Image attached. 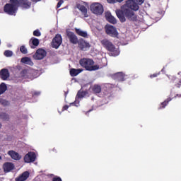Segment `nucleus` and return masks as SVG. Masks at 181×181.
Listing matches in <instances>:
<instances>
[{
    "instance_id": "obj_44",
    "label": "nucleus",
    "mask_w": 181,
    "mask_h": 181,
    "mask_svg": "<svg viewBox=\"0 0 181 181\" xmlns=\"http://www.w3.org/2000/svg\"><path fill=\"white\" fill-rule=\"evenodd\" d=\"M1 128H2V124L1 123H0V129H1Z\"/></svg>"
},
{
    "instance_id": "obj_45",
    "label": "nucleus",
    "mask_w": 181,
    "mask_h": 181,
    "mask_svg": "<svg viewBox=\"0 0 181 181\" xmlns=\"http://www.w3.org/2000/svg\"><path fill=\"white\" fill-rule=\"evenodd\" d=\"M2 159V157L0 156V160Z\"/></svg>"
},
{
    "instance_id": "obj_39",
    "label": "nucleus",
    "mask_w": 181,
    "mask_h": 181,
    "mask_svg": "<svg viewBox=\"0 0 181 181\" xmlns=\"http://www.w3.org/2000/svg\"><path fill=\"white\" fill-rule=\"evenodd\" d=\"M67 110H69V105H65L62 107V111H67Z\"/></svg>"
},
{
    "instance_id": "obj_20",
    "label": "nucleus",
    "mask_w": 181,
    "mask_h": 181,
    "mask_svg": "<svg viewBox=\"0 0 181 181\" xmlns=\"http://www.w3.org/2000/svg\"><path fill=\"white\" fill-rule=\"evenodd\" d=\"M75 32L78 36H81V37H85L87 39L88 37V34L86 31H83L80 28H75Z\"/></svg>"
},
{
    "instance_id": "obj_1",
    "label": "nucleus",
    "mask_w": 181,
    "mask_h": 181,
    "mask_svg": "<svg viewBox=\"0 0 181 181\" xmlns=\"http://www.w3.org/2000/svg\"><path fill=\"white\" fill-rule=\"evenodd\" d=\"M136 2L134 0H127L126 1L127 8L116 10V15L122 23L127 22V19L131 22L138 21V16L135 14L134 11H138L139 9V5H142L145 0H136Z\"/></svg>"
},
{
    "instance_id": "obj_19",
    "label": "nucleus",
    "mask_w": 181,
    "mask_h": 181,
    "mask_svg": "<svg viewBox=\"0 0 181 181\" xmlns=\"http://www.w3.org/2000/svg\"><path fill=\"white\" fill-rule=\"evenodd\" d=\"M4 172H11L15 169V165L12 163H5L3 165Z\"/></svg>"
},
{
    "instance_id": "obj_5",
    "label": "nucleus",
    "mask_w": 181,
    "mask_h": 181,
    "mask_svg": "<svg viewBox=\"0 0 181 181\" xmlns=\"http://www.w3.org/2000/svg\"><path fill=\"white\" fill-rule=\"evenodd\" d=\"M105 33L111 37H118V31L117 30V28L114 25H106L105 27Z\"/></svg>"
},
{
    "instance_id": "obj_14",
    "label": "nucleus",
    "mask_w": 181,
    "mask_h": 181,
    "mask_svg": "<svg viewBox=\"0 0 181 181\" xmlns=\"http://www.w3.org/2000/svg\"><path fill=\"white\" fill-rule=\"evenodd\" d=\"M20 74L22 78H33V74L28 69H23Z\"/></svg>"
},
{
    "instance_id": "obj_21",
    "label": "nucleus",
    "mask_w": 181,
    "mask_h": 181,
    "mask_svg": "<svg viewBox=\"0 0 181 181\" xmlns=\"http://www.w3.org/2000/svg\"><path fill=\"white\" fill-rule=\"evenodd\" d=\"M30 42H31V45H30L31 49H36V47H37V46H39V39L32 37L30 40Z\"/></svg>"
},
{
    "instance_id": "obj_15",
    "label": "nucleus",
    "mask_w": 181,
    "mask_h": 181,
    "mask_svg": "<svg viewBox=\"0 0 181 181\" xmlns=\"http://www.w3.org/2000/svg\"><path fill=\"white\" fill-rule=\"evenodd\" d=\"M8 155H9L11 159H13L14 160H21V159H22V156L13 150L8 151Z\"/></svg>"
},
{
    "instance_id": "obj_32",
    "label": "nucleus",
    "mask_w": 181,
    "mask_h": 181,
    "mask_svg": "<svg viewBox=\"0 0 181 181\" xmlns=\"http://www.w3.org/2000/svg\"><path fill=\"white\" fill-rule=\"evenodd\" d=\"M20 52H21L23 54H26L28 53V49H26V47H25V45H22L20 47Z\"/></svg>"
},
{
    "instance_id": "obj_17",
    "label": "nucleus",
    "mask_w": 181,
    "mask_h": 181,
    "mask_svg": "<svg viewBox=\"0 0 181 181\" xmlns=\"http://www.w3.org/2000/svg\"><path fill=\"white\" fill-rule=\"evenodd\" d=\"M0 77L1 80H8L9 77V70L8 69H3L0 71Z\"/></svg>"
},
{
    "instance_id": "obj_7",
    "label": "nucleus",
    "mask_w": 181,
    "mask_h": 181,
    "mask_svg": "<svg viewBox=\"0 0 181 181\" xmlns=\"http://www.w3.org/2000/svg\"><path fill=\"white\" fill-rule=\"evenodd\" d=\"M78 46L80 50H82V52H87L90 47H91V45L90 42L86 41V40L81 38L78 40Z\"/></svg>"
},
{
    "instance_id": "obj_38",
    "label": "nucleus",
    "mask_w": 181,
    "mask_h": 181,
    "mask_svg": "<svg viewBox=\"0 0 181 181\" xmlns=\"http://www.w3.org/2000/svg\"><path fill=\"white\" fill-rule=\"evenodd\" d=\"M158 76H159V73L153 74L150 75V78H155V77H157Z\"/></svg>"
},
{
    "instance_id": "obj_34",
    "label": "nucleus",
    "mask_w": 181,
    "mask_h": 181,
    "mask_svg": "<svg viewBox=\"0 0 181 181\" xmlns=\"http://www.w3.org/2000/svg\"><path fill=\"white\" fill-rule=\"evenodd\" d=\"M108 4H117V2H119L121 4L124 0H107Z\"/></svg>"
},
{
    "instance_id": "obj_33",
    "label": "nucleus",
    "mask_w": 181,
    "mask_h": 181,
    "mask_svg": "<svg viewBox=\"0 0 181 181\" xmlns=\"http://www.w3.org/2000/svg\"><path fill=\"white\" fill-rule=\"evenodd\" d=\"M42 33H40V30H35L33 31V36H37V37H39V36H41Z\"/></svg>"
},
{
    "instance_id": "obj_3",
    "label": "nucleus",
    "mask_w": 181,
    "mask_h": 181,
    "mask_svg": "<svg viewBox=\"0 0 181 181\" xmlns=\"http://www.w3.org/2000/svg\"><path fill=\"white\" fill-rule=\"evenodd\" d=\"M10 3L6 4L4 7V11L7 15H15L18 12V4L13 3L12 0L9 1Z\"/></svg>"
},
{
    "instance_id": "obj_40",
    "label": "nucleus",
    "mask_w": 181,
    "mask_h": 181,
    "mask_svg": "<svg viewBox=\"0 0 181 181\" xmlns=\"http://www.w3.org/2000/svg\"><path fill=\"white\" fill-rule=\"evenodd\" d=\"M40 1L42 0H30L31 2H35L36 4V2H40Z\"/></svg>"
},
{
    "instance_id": "obj_41",
    "label": "nucleus",
    "mask_w": 181,
    "mask_h": 181,
    "mask_svg": "<svg viewBox=\"0 0 181 181\" xmlns=\"http://www.w3.org/2000/svg\"><path fill=\"white\" fill-rule=\"evenodd\" d=\"M177 97H178V98H181V94H176L175 95V98H176Z\"/></svg>"
},
{
    "instance_id": "obj_27",
    "label": "nucleus",
    "mask_w": 181,
    "mask_h": 181,
    "mask_svg": "<svg viewBox=\"0 0 181 181\" xmlns=\"http://www.w3.org/2000/svg\"><path fill=\"white\" fill-rule=\"evenodd\" d=\"M6 90H8V86H6V84L5 83H1L0 84V95L4 94Z\"/></svg>"
},
{
    "instance_id": "obj_29",
    "label": "nucleus",
    "mask_w": 181,
    "mask_h": 181,
    "mask_svg": "<svg viewBox=\"0 0 181 181\" xmlns=\"http://www.w3.org/2000/svg\"><path fill=\"white\" fill-rule=\"evenodd\" d=\"M0 104L1 105H3V107H8L9 105V101L0 98Z\"/></svg>"
},
{
    "instance_id": "obj_4",
    "label": "nucleus",
    "mask_w": 181,
    "mask_h": 181,
    "mask_svg": "<svg viewBox=\"0 0 181 181\" xmlns=\"http://www.w3.org/2000/svg\"><path fill=\"white\" fill-rule=\"evenodd\" d=\"M90 11L95 15H103L104 13V7L100 3H93L90 5Z\"/></svg>"
},
{
    "instance_id": "obj_13",
    "label": "nucleus",
    "mask_w": 181,
    "mask_h": 181,
    "mask_svg": "<svg viewBox=\"0 0 181 181\" xmlns=\"http://www.w3.org/2000/svg\"><path fill=\"white\" fill-rule=\"evenodd\" d=\"M112 78L117 81H125V74L122 72H117L112 75Z\"/></svg>"
},
{
    "instance_id": "obj_30",
    "label": "nucleus",
    "mask_w": 181,
    "mask_h": 181,
    "mask_svg": "<svg viewBox=\"0 0 181 181\" xmlns=\"http://www.w3.org/2000/svg\"><path fill=\"white\" fill-rule=\"evenodd\" d=\"M83 97H86V92L78 91L76 95V98H83Z\"/></svg>"
},
{
    "instance_id": "obj_12",
    "label": "nucleus",
    "mask_w": 181,
    "mask_h": 181,
    "mask_svg": "<svg viewBox=\"0 0 181 181\" xmlns=\"http://www.w3.org/2000/svg\"><path fill=\"white\" fill-rule=\"evenodd\" d=\"M36 160V153L35 152H28L24 156V161L26 163H30V162H35Z\"/></svg>"
},
{
    "instance_id": "obj_10",
    "label": "nucleus",
    "mask_w": 181,
    "mask_h": 181,
    "mask_svg": "<svg viewBox=\"0 0 181 181\" xmlns=\"http://www.w3.org/2000/svg\"><path fill=\"white\" fill-rule=\"evenodd\" d=\"M47 54V52H46V50L42 48H40L36 51V52L33 56V59H35V60H43V59L46 57Z\"/></svg>"
},
{
    "instance_id": "obj_6",
    "label": "nucleus",
    "mask_w": 181,
    "mask_h": 181,
    "mask_svg": "<svg viewBox=\"0 0 181 181\" xmlns=\"http://www.w3.org/2000/svg\"><path fill=\"white\" fill-rule=\"evenodd\" d=\"M13 1V4H17L18 8L21 6L23 9H30L32 6V2L29 0H11Z\"/></svg>"
},
{
    "instance_id": "obj_31",
    "label": "nucleus",
    "mask_w": 181,
    "mask_h": 181,
    "mask_svg": "<svg viewBox=\"0 0 181 181\" xmlns=\"http://www.w3.org/2000/svg\"><path fill=\"white\" fill-rule=\"evenodd\" d=\"M13 54V52H12L11 50H6L4 52V56H6V57H12Z\"/></svg>"
},
{
    "instance_id": "obj_26",
    "label": "nucleus",
    "mask_w": 181,
    "mask_h": 181,
    "mask_svg": "<svg viewBox=\"0 0 181 181\" xmlns=\"http://www.w3.org/2000/svg\"><path fill=\"white\" fill-rule=\"evenodd\" d=\"M92 91H93L95 94H100V93H101V86L94 85L92 88Z\"/></svg>"
},
{
    "instance_id": "obj_35",
    "label": "nucleus",
    "mask_w": 181,
    "mask_h": 181,
    "mask_svg": "<svg viewBox=\"0 0 181 181\" xmlns=\"http://www.w3.org/2000/svg\"><path fill=\"white\" fill-rule=\"evenodd\" d=\"M32 95L33 97H37L38 95H40V91L32 92Z\"/></svg>"
},
{
    "instance_id": "obj_11",
    "label": "nucleus",
    "mask_w": 181,
    "mask_h": 181,
    "mask_svg": "<svg viewBox=\"0 0 181 181\" xmlns=\"http://www.w3.org/2000/svg\"><path fill=\"white\" fill-rule=\"evenodd\" d=\"M66 34L68 39H69L70 43H72V45H77V43L78 42V38L77 37V35L74 34V33L66 30Z\"/></svg>"
},
{
    "instance_id": "obj_43",
    "label": "nucleus",
    "mask_w": 181,
    "mask_h": 181,
    "mask_svg": "<svg viewBox=\"0 0 181 181\" xmlns=\"http://www.w3.org/2000/svg\"><path fill=\"white\" fill-rule=\"evenodd\" d=\"M68 91L67 92H64V96H65V98H66V97H67V94H68Z\"/></svg>"
},
{
    "instance_id": "obj_22",
    "label": "nucleus",
    "mask_w": 181,
    "mask_h": 181,
    "mask_svg": "<svg viewBox=\"0 0 181 181\" xmlns=\"http://www.w3.org/2000/svg\"><path fill=\"white\" fill-rule=\"evenodd\" d=\"M81 71H83V69H76L72 68L70 70V74L71 77H76V76H78Z\"/></svg>"
},
{
    "instance_id": "obj_23",
    "label": "nucleus",
    "mask_w": 181,
    "mask_h": 181,
    "mask_svg": "<svg viewBox=\"0 0 181 181\" xmlns=\"http://www.w3.org/2000/svg\"><path fill=\"white\" fill-rule=\"evenodd\" d=\"M21 63H24V64H28V66H33V62L29 57H23L21 59Z\"/></svg>"
},
{
    "instance_id": "obj_8",
    "label": "nucleus",
    "mask_w": 181,
    "mask_h": 181,
    "mask_svg": "<svg viewBox=\"0 0 181 181\" xmlns=\"http://www.w3.org/2000/svg\"><path fill=\"white\" fill-rule=\"evenodd\" d=\"M62 43H63V38H62V35L57 34L51 42L52 47H53V49H59Z\"/></svg>"
},
{
    "instance_id": "obj_2",
    "label": "nucleus",
    "mask_w": 181,
    "mask_h": 181,
    "mask_svg": "<svg viewBox=\"0 0 181 181\" xmlns=\"http://www.w3.org/2000/svg\"><path fill=\"white\" fill-rule=\"evenodd\" d=\"M79 64L87 71H95L100 69V66L94 65V61L90 58H83L79 60Z\"/></svg>"
},
{
    "instance_id": "obj_36",
    "label": "nucleus",
    "mask_w": 181,
    "mask_h": 181,
    "mask_svg": "<svg viewBox=\"0 0 181 181\" xmlns=\"http://www.w3.org/2000/svg\"><path fill=\"white\" fill-rule=\"evenodd\" d=\"M64 1L63 0H60L58 3H57V8H60L62 6V5H63V3Z\"/></svg>"
},
{
    "instance_id": "obj_28",
    "label": "nucleus",
    "mask_w": 181,
    "mask_h": 181,
    "mask_svg": "<svg viewBox=\"0 0 181 181\" xmlns=\"http://www.w3.org/2000/svg\"><path fill=\"white\" fill-rule=\"evenodd\" d=\"M107 21L110 22V23H112V25H115V23H117V19H115V18L111 15L107 16Z\"/></svg>"
},
{
    "instance_id": "obj_42",
    "label": "nucleus",
    "mask_w": 181,
    "mask_h": 181,
    "mask_svg": "<svg viewBox=\"0 0 181 181\" xmlns=\"http://www.w3.org/2000/svg\"><path fill=\"white\" fill-rule=\"evenodd\" d=\"M72 104H74L75 105V107H78V105H80V103H78L77 104H76V102L73 103Z\"/></svg>"
},
{
    "instance_id": "obj_9",
    "label": "nucleus",
    "mask_w": 181,
    "mask_h": 181,
    "mask_svg": "<svg viewBox=\"0 0 181 181\" xmlns=\"http://www.w3.org/2000/svg\"><path fill=\"white\" fill-rule=\"evenodd\" d=\"M101 45L108 52H115V45L112 44L110 40L105 39L101 41Z\"/></svg>"
},
{
    "instance_id": "obj_24",
    "label": "nucleus",
    "mask_w": 181,
    "mask_h": 181,
    "mask_svg": "<svg viewBox=\"0 0 181 181\" xmlns=\"http://www.w3.org/2000/svg\"><path fill=\"white\" fill-rule=\"evenodd\" d=\"M0 119H2L3 121H9L10 117L8 113L5 112H1L0 113Z\"/></svg>"
},
{
    "instance_id": "obj_37",
    "label": "nucleus",
    "mask_w": 181,
    "mask_h": 181,
    "mask_svg": "<svg viewBox=\"0 0 181 181\" xmlns=\"http://www.w3.org/2000/svg\"><path fill=\"white\" fill-rule=\"evenodd\" d=\"M52 181H62L60 177H54L52 178Z\"/></svg>"
},
{
    "instance_id": "obj_18",
    "label": "nucleus",
    "mask_w": 181,
    "mask_h": 181,
    "mask_svg": "<svg viewBox=\"0 0 181 181\" xmlns=\"http://www.w3.org/2000/svg\"><path fill=\"white\" fill-rule=\"evenodd\" d=\"M30 173L28 171H25L21 175H19L17 178H16V181H25L28 180L29 177Z\"/></svg>"
},
{
    "instance_id": "obj_25",
    "label": "nucleus",
    "mask_w": 181,
    "mask_h": 181,
    "mask_svg": "<svg viewBox=\"0 0 181 181\" xmlns=\"http://www.w3.org/2000/svg\"><path fill=\"white\" fill-rule=\"evenodd\" d=\"M170 101H172V98H167L165 102H163L160 103V107H158V110H162V108H165L168 104H169Z\"/></svg>"
},
{
    "instance_id": "obj_16",
    "label": "nucleus",
    "mask_w": 181,
    "mask_h": 181,
    "mask_svg": "<svg viewBox=\"0 0 181 181\" xmlns=\"http://www.w3.org/2000/svg\"><path fill=\"white\" fill-rule=\"evenodd\" d=\"M76 8L81 12L82 15H83L84 18H88V13L87 10V7L82 4H77Z\"/></svg>"
}]
</instances>
